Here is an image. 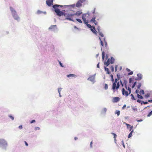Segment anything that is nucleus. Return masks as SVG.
Listing matches in <instances>:
<instances>
[{
  "instance_id": "obj_1",
  "label": "nucleus",
  "mask_w": 152,
  "mask_h": 152,
  "mask_svg": "<svg viewBox=\"0 0 152 152\" xmlns=\"http://www.w3.org/2000/svg\"><path fill=\"white\" fill-rule=\"evenodd\" d=\"M81 13H79L78 14L77 13H75V12L73 11H71L68 13H66L65 14H64V15L65 17H66L65 18L66 20H68L70 21H74L72 19V17L74 16L75 15H80Z\"/></svg>"
},
{
  "instance_id": "obj_2",
  "label": "nucleus",
  "mask_w": 152,
  "mask_h": 152,
  "mask_svg": "<svg viewBox=\"0 0 152 152\" xmlns=\"http://www.w3.org/2000/svg\"><path fill=\"white\" fill-rule=\"evenodd\" d=\"M118 80L117 79H115V82L113 83L112 86V89L113 90H117L120 87V83L118 82Z\"/></svg>"
},
{
  "instance_id": "obj_3",
  "label": "nucleus",
  "mask_w": 152,
  "mask_h": 152,
  "mask_svg": "<svg viewBox=\"0 0 152 152\" xmlns=\"http://www.w3.org/2000/svg\"><path fill=\"white\" fill-rule=\"evenodd\" d=\"M10 10L12 12L13 17L15 19L18 20H19V18L16 13V11L11 7H10Z\"/></svg>"
},
{
  "instance_id": "obj_4",
  "label": "nucleus",
  "mask_w": 152,
  "mask_h": 152,
  "mask_svg": "<svg viewBox=\"0 0 152 152\" xmlns=\"http://www.w3.org/2000/svg\"><path fill=\"white\" fill-rule=\"evenodd\" d=\"M90 16L89 13H87L84 14L82 15V19L84 22V23L87 24L88 23V20H86V19L89 18Z\"/></svg>"
},
{
  "instance_id": "obj_5",
  "label": "nucleus",
  "mask_w": 152,
  "mask_h": 152,
  "mask_svg": "<svg viewBox=\"0 0 152 152\" xmlns=\"http://www.w3.org/2000/svg\"><path fill=\"white\" fill-rule=\"evenodd\" d=\"M114 59L113 57H112L110 58H108L106 62H104V64L107 66L110 64H113L114 62Z\"/></svg>"
},
{
  "instance_id": "obj_6",
  "label": "nucleus",
  "mask_w": 152,
  "mask_h": 152,
  "mask_svg": "<svg viewBox=\"0 0 152 152\" xmlns=\"http://www.w3.org/2000/svg\"><path fill=\"white\" fill-rule=\"evenodd\" d=\"M55 9V11L57 15L61 16V15H64V13L60 11V10L59 9H58L57 8L54 9Z\"/></svg>"
},
{
  "instance_id": "obj_7",
  "label": "nucleus",
  "mask_w": 152,
  "mask_h": 152,
  "mask_svg": "<svg viewBox=\"0 0 152 152\" xmlns=\"http://www.w3.org/2000/svg\"><path fill=\"white\" fill-rule=\"evenodd\" d=\"M57 28L56 25H52L48 28V30L50 31H55L57 30Z\"/></svg>"
},
{
  "instance_id": "obj_8",
  "label": "nucleus",
  "mask_w": 152,
  "mask_h": 152,
  "mask_svg": "<svg viewBox=\"0 0 152 152\" xmlns=\"http://www.w3.org/2000/svg\"><path fill=\"white\" fill-rule=\"evenodd\" d=\"M100 40V43L101 45L102 46H104L105 44L106 47L107 46V42H106L105 39H99Z\"/></svg>"
},
{
  "instance_id": "obj_9",
  "label": "nucleus",
  "mask_w": 152,
  "mask_h": 152,
  "mask_svg": "<svg viewBox=\"0 0 152 152\" xmlns=\"http://www.w3.org/2000/svg\"><path fill=\"white\" fill-rule=\"evenodd\" d=\"M53 0H47L46 1L47 4L50 6L53 4Z\"/></svg>"
},
{
  "instance_id": "obj_10",
  "label": "nucleus",
  "mask_w": 152,
  "mask_h": 152,
  "mask_svg": "<svg viewBox=\"0 0 152 152\" xmlns=\"http://www.w3.org/2000/svg\"><path fill=\"white\" fill-rule=\"evenodd\" d=\"M122 93L123 95L127 96L129 95V94L127 91H126L124 88H123L122 90Z\"/></svg>"
},
{
  "instance_id": "obj_11",
  "label": "nucleus",
  "mask_w": 152,
  "mask_h": 152,
  "mask_svg": "<svg viewBox=\"0 0 152 152\" xmlns=\"http://www.w3.org/2000/svg\"><path fill=\"white\" fill-rule=\"evenodd\" d=\"M83 2L80 0L78 1L76 4V6L77 7H80L82 6V3Z\"/></svg>"
},
{
  "instance_id": "obj_12",
  "label": "nucleus",
  "mask_w": 152,
  "mask_h": 152,
  "mask_svg": "<svg viewBox=\"0 0 152 152\" xmlns=\"http://www.w3.org/2000/svg\"><path fill=\"white\" fill-rule=\"evenodd\" d=\"M91 22L94 23L96 25H98V22L96 20H95V17L92 18L91 20Z\"/></svg>"
},
{
  "instance_id": "obj_13",
  "label": "nucleus",
  "mask_w": 152,
  "mask_h": 152,
  "mask_svg": "<svg viewBox=\"0 0 152 152\" xmlns=\"http://www.w3.org/2000/svg\"><path fill=\"white\" fill-rule=\"evenodd\" d=\"M95 80V77L94 76H90L88 79V80H90L92 82H94Z\"/></svg>"
},
{
  "instance_id": "obj_14",
  "label": "nucleus",
  "mask_w": 152,
  "mask_h": 152,
  "mask_svg": "<svg viewBox=\"0 0 152 152\" xmlns=\"http://www.w3.org/2000/svg\"><path fill=\"white\" fill-rule=\"evenodd\" d=\"M7 144L6 142L4 139H0V145L1 144Z\"/></svg>"
},
{
  "instance_id": "obj_15",
  "label": "nucleus",
  "mask_w": 152,
  "mask_h": 152,
  "mask_svg": "<svg viewBox=\"0 0 152 152\" xmlns=\"http://www.w3.org/2000/svg\"><path fill=\"white\" fill-rule=\"evenodd\" d=\"M137 80H140L142 79V74L140 73L138 74H137Z\"/></svg>"
},
{
  "instance_id": "obj_16",
  "label": "nucleus",
  "mask_w": 152,
  "mask_h": 152,
  "mask_svg": "<svg viewBox=\"0 0 152 152\" xmlns=\"http://www.w3.org/2000/svg\"><path fill=\"white\" fill-rule=\"evenodd\" d=\"M104 70L106 72V74H110V72L109 71L108 68H106L105 66L104 67Z\"/></svg>"
},
{
  "instance_id": "obj_17",
  "label": "nucleus",
  "mask_w": 152,
  "mask_h": 152,
  "mask_svg": "<svg viewBox=\"0 0 152 152\" xmlns=\"http://www.w3.org/2000/svg\"><path fill=\"white\" fill-rule=\"evenodd\" d=\"M119 99H120L118 97H115L113 98V101L114 102H116L119 101Z\"/></svg>"
},
{
  "instance_id": "obj_18",
  "label": "nucleus",
  "mask_w": 152,
  "mask_h": 152,
  "mask_svg": "<svg viewBox=\"0 0 152 152\" xmlns=\"http://www.w3.org/2000/svg\"><path fill=\"white\" fill-rule=\"evenodd\" d=\"M62 7L63 6L61 5H57V4H55V5H53V8L54 9L57 8L58 7Z\"/></svg>"
},
{
  "instance_id": "obj_19",
  "label": "nucleus",
  "mask_w": 152,
  "mask_h": 152,
  "mask_svg": "<svg viewBox=\"0 0 152 152\" xmlns=\"http://www.w3.org/2000/svg\"><path fill=\"white\" fill-rule=\"evenodd\" d=\"M75 76V75L73 74H70L67 75V77H74Z\"/></svg>"
},
{
  "instance_id": "obj_20",
  "label": "nucleus",
  "mask_w": 152,
  "mask_h": 152,
  "mask_svg": "<svg viewBox=\"0 0 152 152\" xmlns=\"http://www.w3.org/2000/svg\"><path fill=\"white\" fill-rule=\"evenodd\" d=\"M134 131V130L132 129V130L131 131L130 133L129 134L128 136V138H129L131 137L132 136V133Z\"/></svg>"
},
{
  "instance_id": "obj_21",
  "label": "nucleus",
  "mask_w": 152,
  "mask_h": 152,
  "mask_svg": "<svg viewBox=\"0 0 152 152\" xmlns=\"http://www.w3.org/2000/svg\"><path fill=\"white\" fill-rule=\"evenodd\" d=\"M111 134L113 135L114 138V140L115 141L116 140V138L117 137V135L115 133H111Z\"/></svg>"
},
{
  "instance_id": "obj_22",
  "label": "nucleus",
  "mask_w": 152,
  "mask_h": 152,
  "mask_svg": "<svg viewBox=\"0 0 152 152\" xmlns=\"http://www.w3.org/2000/svg\"><path fill=\"white\" fill-rule=\"evenodd\" d=\"M115 114H117L118 116H119L120 114V111L119 110L116 111Z\"/></svg>"
},
{
  "instance_id": "obj_23",
  "label": "nucleus",
  "mask_w": 152,
  "mask_h": 152,
  "mask_svg": "<svg viewBox=\"0 0 152 152\" xmlns=\"http://www.w3.org/2000/svg\"><path fill=\"white\" fill-rule=\"evenodd\" d=\"M140 93L141 94H144V90H141L140 91Z\"/></svg>"
},
{
  "instance_id": "obj_24",
  "label": "nucleus",
  "mask_w": 152,
  "mask_h": 152,
  "mask_svg": "<svg viewBox=\"0 0 152 152\" xmlns=\"http://www.w3.org/2000/svg\"><path fill=\"white\" fill-rule=\"evenodd\" d=\"M76 20L78 22H79L80 23H82V22L81 21V20L79 18H77L76 19Z\"/></svg>"
},
{
  "instance_id": "obj_25",
  "label": "nucleus",
  "mask_w": 152,
  "mask_h": 152,
  "mask_svg": "<svg viewBox=\"0 0 152 152\" xmlns=\"http://www.w3.org/2000/svg\"><path fill=\"white\" fill-rule=\"evenodd\" d=\"M108 88V85L107 84H105L104 86V88L105 90H107Z\"/></svg>"
},
{
  "instance_id": "obj_26",
  "label": "nucleus",
  "mask_w": 152,
  "mask_h": 152,
  "mask_svg": "<svg viewBox=\"0 0 152 152\" xmlns=\"http://www.w3.org/2000/svg\"><path fill=\"white\" fill-rule=\"evenodd\" d=\"M137 97L139 99H142L143 98V97H142V96L140 95H139V94H137Z\"/></svg>"
},
{
  "instance_id": "obj_27",
  "label": "nucleus",
  "mask_w": 152,
  "mask_h": 152,
  "mask_svg": "<svg viewBox=\"0 0 152 152\" xmlns=\"http://www.w3.org/2000/svg\"><path fill=\"white\" fill-rule=\"evenodd\" d=\"M131 99L133 100H135L136 99L134 98V95L132 94H131Z\"/></svg>"
},
{
  "instance_id": "obj_28",
  "label": "nucleus",
  "mask_w": 152,
  "mask_h": 152,
  "mask_svg": "<svg viewBox=\"0 0 152 152\" xmlns=\"http://www.w3.org/2000/svg\"><path fill=\"white\" fill-rule=\"evenodd\" d=\"M105 54L103 52L102 53V59L104 60V58Z\"/></svg>"
},
{
  "instance_id": "obj_29",
  "label": "nucleus",
  "mask_w": 152,
  "mask_h": 152,
  "mask_svg": "<svg viewBox=\"0 0 152 152\" xmlns=\"http://www.w3.org/2000/svg\"><path fill=\"white\" fill-rule=\"evenodd\" d=\"M91 31L94 33H95L96 30L94 27H93V29H91Z\"/></svg>"
},
{
  "instance_id": "obj_30",
  "label": "nucleus",
  "mask_w": 152,
  "mask_h": 152,
  "mask_svg": "<svg viewBox=\"0 0 152 152\" xmlns=\"http://www.w3.org/2000/svg\"><path fill=\"white\" fill-rule=\"evenodd\" d=\"M99 35L101 37H104V35L101 32H99Z\"/></svg>"
},
{
  "instance_id": "obj_31",
  "label": "nucleus",
  "mask_w": 152,
  "mask_h": 152,
  "mask_svg": "<svg viewBox=\"0 0 152 152\" xmlns=\"http://www.w3.org/2000/svg\"><path fill=\"white\" fill-rule=\"evenodd\" d=\"M110 69L112 72H113L114 71V68L113 66H111Z\"/></svg>"
},
{
  "instance_id": "obj_32",
  "label": "nucleus",
  "mask_w": 152,
  "mask_h": 152,
  "mask_svg": "<svg viewBox=\"0 0 152 152\" xmlns=\"http://www.w3.org/2000/svg\"><path fill=\"white\" fill-rule=\"evenodd\" d=\"M150 96V94H147L145 95V97L146 98H148Z\"/></svg>"
},
{
  "instance_id": "obj_33",
  "label": "nucleus",
  "mask_w": 152,
  "mask_h": 152,
  "mask_svg": "<svg viewBox=\"0 0 152 152\" xmlns=\"http://www.w3.org/2000/svg\"><path fill=\"white\" fill-rule=\"evenodd\" d=\"M107 109L105 108H104L102 110V111L103 113H105L107 111Z\"/></svg>"
},
{
  "instance_id": "obj_34",
  "label": "nucleus",
  "mask_w": 152,
  "mask_h": 152,
  "mask_svg": "<svg viewBox=\"0 0 152 152\" xmlns=\"http://www.w3.org/2000/svg\"><path fill=\"white\" fill-rule=\"evenodd\" d=\"M141 86V84L140 83H139L137 86V87L138 89L140 88V87Z\"/></svg>"
},
{
  "instance_id": "obj_35",
  "label": "nucleus",
  "mask_w": 152,
  "mask_h": 152,
  "mask_svg": "<svg viewBox=\"0 0 152 152\" xmlns=\"http://www.w3.org/2000/svg\"><path fill=\"white\" fill-rule=\"evenodd\" d=\"M152 114V110L150 112L149 114L148 115V117H150Z\"/></svg>"
},
{
  "instance_id": "obj_36",
  "label": "nucleus",
  "mask_w": 152,
  "mask_h": 152,
  "mask_svg": "<svg viewBox=\"0 0 152 152\" xmlns=\"http://www.w3.org/2000/svg\"><path fill=\"white\" fill-rule=\"evenodd\" d=\"M110 77H111V81H114V79H113V76L112 75H110Z\"/></svg>"
},
{
  "instance_id": "obj_37",
  "label": "nucleus",
  "mask_w": 152,
  "mask_h": 152,
  "mask_svg": "<svg viewBox=\"0 0 152 152\" xmlns=\"http://www.w3.org/2000/svg\"><path fill=\"white\" fill-rule=\"evenodd\" d=\"M61 89H61V88H59L58 89V93H59V94H60V92H61Z\"/></svg>"
},
{
  "instance_id": "obj_38",
  "label": "nucleus",
  "mask_w": 152,
  "mask_h": 152,
  "mask_svg": "<svg viewBox=\"0 0 152 152\" xmlns=\"http://www.w3.org/2000/svg\"><path fill=\"white\" fill-rule=\"evenodd\" d=\"M133 128V126H131L129 127V131H131L132 130V129Z\"/></svg>"
},
{
  "instance_id": "obj_39",
  "label": "nucleus",
  "mask_w": 152,
  "mask_h": 152,
  "mask_svg": "<svg viewBox=\"0 0 152 152\" xmlns=\"http://www.w3.org/2000/svg\"><path fill=\"white\" fill-rule=\"evenodd\" d=\"M133 72L131 71L130 72L128 73V75H132L133 74Z\"/></svg>"
},
{
  "instance_id": "obj_40",
  "label": "nucleus",
  "mask_w": 152,
  "mask_h": 152,
  "mask_svg": "<svg viewBox=\"0 0 152 152\" xmlns=\"http://www.w3.org/2000/svg\"><path fill=\"white\" fill-rule=\"evenodd\" d=\"M87 26L89 28H91V26L89 24H88V23H87V24H86Z\"/></svg>"
},
{
  "instance_id": "obj_41",
  "label": "nucleus",
  "mask_w": 152,
  "mask_h": 152,
  "mask_svg": "<svg viewBox=\"0 0 152 152\" xmlns=\"http://www.w3.org/2000/svg\"><path fill=\"white\" fill-rule=\"evenodd\" d=\"M136 82H135L134 83L133 85L132 86V88H133L135 86V85H136Z\"/></svg>"
},
{
  "instance_id": "obj_42",
  "label": "nucleus",
  "mask_w": 152,
  "mask_h": 152,
  "mask_svg": "<svg viewBox=\"0 0 152 152\" xmlns=\"http://www.w3.org/2000/svg\"><path fill=\"white\" fill-rule=\"evenodd\" d=\"M125 87H126V89H127V90H128V91H129V90H130L131 89V88L128 87H127V86H126H126H125Z\"/></svg>"
},
{
  "instance_id": "obj_43",
  "label": "nucleus",
  "mask_w": 152,
  "mask_h": 152,
  "mask_svg": "<svg viewBox=\"0 0 152 152\" xmlns=\"http://www.w3.org/2000/svg\"><path fill=\"white\" fill-rule=\"evenodd\" d=\"M9 116L12 120H14V118L13 116H12L11 115H9Z\"/></svg>"
},
{
  "instance_id": "obj_44",
  "label": "nucleus",
  "mask_w": 152,
  "mask_h": 152,
  "mask_svg": "<svg viewBox=\"0 0 152 152\" xmlns=\"http://www.w3.org/2000/svg\"><path fill=\"white\" fill-rule=\"evenodd\" d=\"M117 67H118V66L117 65H115V72H116L117 71Z\"/></svg>"
},
{
  "instance_id": "obj_45",
  "label": "nucleus",
  "mask_w": 152,
  "mask_h": 152,
  "mask_svg": "<svg viewBox=\"0 0 152 152\" xmlns=\"http://www.w3.org/2000/svg\"><path fill=\"white\" fill-rule=\"evenodd\" d=\"M126 104H124V106H123V107H122V109L123 110H124L125 107H126Z\"/></svg>"
},
{
  "instance_id": "obj_46",
  "label": "nucleus",
  "mask_w": 152,
  "mask_h": 152,
  "mask_svg": "<svg viewBox=\"0 0 152 152\" xmlns=\"http://www.w3.org/2000/svg\"><path fill=\"white\" fill-rule=\"evenodd\" d=\"M35 129L36 130H39L40 129V128L38 127H36L35 128Z\"/></svg>"
},
{
  "instance_id": "obj_47",
  "label": "nucleus",
  "mask_w": 152,
  "mask_h": 152,
  "mask_svg": "<svg viewBox=\"0 0 152 152\" xmlns=\"http://www.w3.org/2000/svg\"><path fill=\"white\" fill-rule=\"evenodd\" d=\"M95 10H96V8H94V10L92 12V13H93V14H95Z\"/></svg>"
},
{
  "instance_id": "obj_48",
  "label": "nucleus",
  "mask_w": 152,
  "mask_h": 152,
  "mask_svg": "<svg viewBox=\"0 0 152 152\" xmlns=\"http://www.w3.org/2000/svg\"><path fill=\"white\" fill-rule=\"evenodd\" d=\"M35 122V120H33L30 122V123L32 124L33 123Z\"/></svg>"
},
{
  "instance_id": "obj_49",
  "label": "nucleus",
  "mask_w": 152,
  "mask_h": 152,
  "mask_svg": "<svg viewBox=\"0 0 152 152\" xmlns=\"http://www.w3.org/2000/svg\"><path fill=\"white\" fill-rule=\"evenodd\" d=\"M59 64H60V65L61 67H63V65H62V63H61L60 61H59Z\"/></svg>"
},
{
  "instance_id": "obj_50",
  "label": "nucleus",
  "mask_w": 152,
  "mask_h": 152,
  "mask_svg": "<svg viewBox=\"0 0 152 152\" xmlns=\"http://www.w3.org/2000/svg\"><path fill=\"white\" fill-rule=\"evenodd\" d=\"M41 12H42L39 10L37 12V13L38 14H40L41 13Z\"/></svg>"
},
{
  "instance_id": "obj_51",
  "label": "nucleus",
  "mask_w": 152,
  "mask_h": 152,
  "mask_svg": "<svg viewBox=\"0 0 152 152\" xmlns=\"http://www.w3.org/2000/svg\"><path fill=\"white\" fill-rule=\"evenodd\" d=\"M92 143H93L92 141H91L90 143V145L91 147V148H92Z\"/></svg>"
},
{
  "instance_id": "obj_52",
  "label": "nucleus",
  "mask_w": 152,
  "mask_h": 152,
  "mask_svg": "<svg viewBox=\"0 0 152 152\" xmlns=\"http://www.w3.org/2000/svg\"><path fill=\"white\" fill-rule=\"evenodd\" d=\"M24 142L25 144V145H26V146H28V144L25 141H24Z\"/></svg>"
},
{
  "instance_id": "obj_53",
  "label": "nucleus",
  "mask_w": 152,
  "mask_h": 152,
  "mask_svg": "<svg viewBox=\"0 0 152 152\" xmlns=\"http://www.w3.org/2000/svg\"><path fill=\"white\" fill-rule=\"evenodd\" d=\"M143 103V104H147L148 103V102H142Z\"/></svg>"
},
{
  "instance_id": "obj_54",
  "label": "nucleus",
  "mask_w": 152,
  "mask_h": 152,
  "mask_svg": "<svg viewBox=\"0 0 152 152\" xmlns=\"http://www.w3.org/2000/svg\"><path fill=\"white\" fill-rule=\"evenodd\" d=\"M19 129H22V125L20 126H19Z\"/></svg>"
},
{
  "instance_id": "obj_55",
  "label": "nucleus",
  "mask_w": 152,
  "mask_h": 152,
  "mask_svg": "<svg viewBox=\"0 0 152 152\" xmlns=\"http://www.w3.org/2000/svg\"><path fill=\"white\" fill-rule=\"evenodd\" d=\"M126 125L128 127L129 126L130 127V126H131L130 125L127 124H126Z\"/></svg>"
},
{
  "instance_id": "obj_56",
  "label": "nucleus",
  "mask_w": 152,
  "mask_h": 152,
  "mask_svg": "<svg viewBox=\"0 0 152 152\" xmlns=\"http://www.w3.org/2000/svg\"><path fill=\"white\" fill-rule=\"evenodd\" d=\"M135 93L136 94H138L139 93V91L137 90H136L135 91Z\"/></svg>"
},
{
  "instance_id": "obj_57",
  "label": "nucleus",
  "mask_w": 152,
  "mask_h": 152,
  "mask_svg": "<svg viewBox=\"0 0 152 152\" xmlns=\"http://www.w3.org/2000/svg\"><path fill=\"white\" fill-rule=\"evenodd\" d=\"M97 67L99 68V63H98V64H97Z\"/></svg>"
},
{
  "instance_id": "obj_58",
  "label": "nucleus",
  "mask_w": 152,
  "mask_h": 152,
  "mask_svg": "<svg viewBox=\"0 0 152 152\" xmlns=\"http://www.w3.org/2000/svg\"><path fill=\"white\" fill-rule=\"evenodd\" d=\"M126 70L128 72H130V69H128V68H127V69H126Z\"/></svg>"
},
{
  "instance_id": "obj_59",
  "label": "nucleus",
  "mask_w": 152,
  "mask_h": 152,
  "mask_svg": "<svg viewBox=\"0 0 152 152\" xmlns=\"http://www.w3.org/2000/svg\"><path fill=\"white\" fill-rule=\"evenodd\" d=\"M137 102H138L140 103L141 102V101L139 99L137 100Z\"/></svg>"
},
{
  "instance_id": "obj_60",
  "label": "nucleus",
  "mask_w": 152,
  "mask_h": 152,
  "mask_svg": "<svg viewBox=\"0 0 152 152\" xmlns=\"http://www.w3.org/2000/svg\"><path fill=\"white\" fill-rule=\"evenodd\" d=\"M142 121V120H141V119L140 120H137V122H141V121Z\"/></svg>"
},
{
  "instance_id": "obj_61",
  "label": "nucleus",
  "mask_w": 152,
  "mask_h": 152,
  "mask_svg": "<svg viewBox=\"0 0 152 152\" xmlns=\"http://www.w3.org/2000/svg\"><path fill=\"white\" fill-rule=\"evenodd\" d=\"M74 139H75V140H77L78 139V138L77 137H75V138H74Z\"/></svg>"
},
{
  "instance_id": "obj_62",
  "label": "nucleus",
  "mask_w": 152,
  "mask_h": 152,
  "mask_svg": "<svg viewBox=\"0 0 152 152\" xmlns=\"http://www.w3.org/2000/svg\"><path fill=\"white\" fill-rule=\"evenodd\" d=\"M148 102H149L152 103V100H148Z\"/></svg>"
},
{
  "instance_id": "obj_63",
  "label": "nucleus",
  "mask_w": 152,
  "mask_h": 152,
  "mask_svg": "<svg viewBox=\"0 0 152 152\" xmlns=\"http://www.w3.org/2000/svg\"><path fill=\"white\" fill-rule=\"evenodd\" d=\"M120 83H121V85H122V86H123V84H122V82H121V80L120 81Z\"/></svg>"
},
{
  "instance_id": "obj_64",
  "label": "nucleus",
  "mask_w": 152,
  "mask_h": 152,
  "mask_svg": "<svg viewBox=\"0 0 152 152\" xmlns=\"http://www.w3.org/2000/svg\"><path fill=\"white\" fill-rule=\"evenodd\" d=\"M81 1L83 2L85 1L86 0H80Z\"/></svg>"
}]
</instances>
